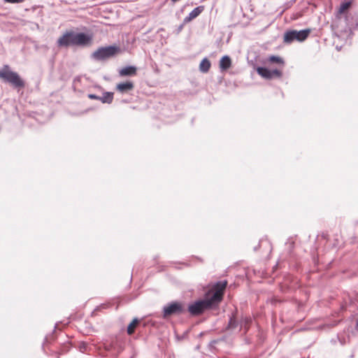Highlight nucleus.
Wrapping results in <instances>:
<instances>
[{
  "instance_id": "f257e3e1",
  "label": "nucleus",
  "mask_w": 358,
  "mask_h": 358,
  "mask_svg": "<svg viewBox=\"0 0 358 358\" xmlns=\"http://www.w3.org/2000/svg\"><path fill=\"white\" fill-rule=\"evenodd\" d=\"M92 41V36L83 32L76 33L73 31H66L57 39L59 47L81 46L85 47Z\"/></svg>"
},
{
  "instance_id": "f03ea898",
  "label": "nucleus",
  "mask_w": 358,
  "mask_h": 358,
  "mask_svg": "<svg viewBox=\"0 0 358 358\" xmlns=\"http://www.w3.org/2000/svg\"><path fill=\"white\" fill-rule=\"evenodd\" d=\"M217 306L206 294L203 299L197 300L189 304L187 310L192 316L203 314L206 310L216 308Z\"/></svg>"
},
{
  "instance_id": "7ed1b4c3",
  "label": "nucleus",
  "mask_w": 358,
  "mask_h": 358,
  "mask_svg": "<svg viewBox=\"0 0 358 358\" xmlns=\"http://www.w3.org/2000/svg\"><path fill=\"white\" fill-rule=\"evenodd\" d=\"M0 78L5 83L10 84L15 88H23L24 82L19 74L10 70L8 65H4L0 69Z\"/></svg>"
},
{
  "instance_id": "20e7f679",
  "label": "nucleus",
  "mask_w": 358,
  "mask_h": 358,
  "mask_svg": "<svg viewBox=\"0 0 358 358\" xmlns=\"http://www.w3.org/2000/svg\"><path fill=\"white\" fill-rule=\"evenodd\" d=\"M120 52V47L115 45L100 47L92 54L91 57L96 61H103L115 56Z\"/></svg>"
},
{
  "instance_id": "39448f33",
  "label": "nucleus",
  "mask_w": 358,
  "mask_h": 358,
  "mask_svg": "<svg viewBox=\"0 0 358 358\" xmlns=\"http://www.w3.org/2000/svg\"><path fill=\"white\" fill-rule=\"evenodd\" d=\"M186 312L184 303L181 301H173L163 307L162 317L166 319L171 315H180Z\"/></svg>"
},
{
  "instance_id": "423d86ee",
  "label": "nucleus",
  "mask_w": 358,
  "mask_h": 358,
  "mask_svg": "<svg viewBox=\"0 0 358 358\" xmlns=\"http://www.w3.org/2000/svg\"><path fill=\"white\" fill-rule=\"evenodd\" d=\"M227 285V280L217 281L206 293L210 299L218 306L223 299L224 292Z\"/></svg>"
},
{
  "instance_id": "0eeeda50",
  "label": "nucleus",
  "mask_w": 358,
  "mask_h": 358,
  "mask_svg": "<svg viewBox=\"0 0 358 358\" xmlns=\"http://www.w3.org/2000/svg\"><path fill=\"white\" fill-rule=\"evenodd\" d=\"M310 31V29H306L300 31L289 30L285 33L284 43H291L294 41H297L299 42L304 41L308 37Z\"/></svg>"
},
{
  "instance_id": "6e6552de",
  "label": "nucleus",
  "mask_w": 358,
  "mask_h": 358,
  "mask_svg": "<svg viewBox=\"0 0 358 358\" xmlns=\"http://www.w3.org/2000/svg\"><path fill=\"white\" fill-rule=\"evenodd\" d=\"M204 10L203 6H199L194 8L187 16H186L183 20V23L187 24L191 22L192 20L197 17Z\"/></svg>"
},
{
  "instance_id": "1a4fd4ad",
  "label": "nucleus",
  "mask_w": 358,
  "mask_h": 358,
  "mask_svg": "<svg viewBox=\"0 0 358 358\" xmlns=\"http://www.w3.org/2000/svg\"><path fill=\"white\" fill-rule=\"evenodd\" d=\"M136 67L134 66H127L119 71L120 76H133L136 74Z\"/></svg>"
},
{
  "instance_id": "9d476101",
  "label": "nucleus",
  "mask_w": 358,
  "mask_h": 358,
  "mask_svg": "<svg viewBox=\"0 0 358 358\" xmlns=\"http://www.w3.org/2000/svg\"><path fill=\"white\" fill-rule=\"evenodd\" d=\"M134 83L131 81H127L125 83H120L117 85L116 89L120 93H124L131 91L134 89Z\"/></svg>"
},
{
  "instance_id": "9b49d317",
  "label": "nucleus",
  "mask_w": 358,
  "mask_h": 358,
  "mask_svg": "<svg viewBox=\"0 0 358 358\" xmlns=\"http://www.w3.org/2000/svg\"><path fill=\"white\" fill-rule=\"evenodd\" d=\"M227 330L234 331L238 329L240 331V322H238L234 314H231L229 317V323L227 327Z\"/></svg>"
},
{
  "instance_id": "f8f14e48",
  "label": "nucleus",
  "mask_w": 358,
  "mask_h": 358,
  "mask_svg": "<svg viewBox=\"0 0 358 358\" xmlns=\"http://www.w3.org/2000/svg\"><path fill=\"white\" fill-rule=\"evenodd\" d=\"M231 65V58L228 55L223 56L220 61V68L222 71H226Z\"/></svg>"
},
{
  "instance_id": "ddd939ff",
  "label": "nucleus",
  "mask_w": 358,
  "mask_h": 358,
  "mask_svg": "<svg viewBox=\"0 0 358 358\" xmlns=\"http://www.w3.org/2000/svg\"><path fill=\"white\" fill-rule=\"evenodd\" d=\"M113 100V93L110 92H106L103 93L101 96H99V101L103 103H111Z\"/></svg>"
},
{
  "instance_id": "4468645a",
  "label": "nucleus",
  "mask_w": 358,
  "mask_h": 358,
  "mask_svg": "<svg viewBox=\"0 0 358 358\" xmlns=\"http://www.w3.org/2000/svg\"><path fill=\"white\" fill-rule=\"evenodd\" d=\"M257 72L259 75L266 79H271V70L266 67L259 66L257 68Z\"/></svg>"
},
{
  "instance_id": "2eb2a0df",
  "label": "nucleus",
  "mask_w": 358,
  "mask_h": 358,
  "mask_svg": "<svg viewBox=\"0 0 358 358\" xmlns=\"http://www.w3.org/2000/svg\"><path fill=\"white\" fill-rule=\"evenodd\" d=\"M251 322V317L247 316L242 317L240 321V329H244L245 332H246Z\"/></svg>"
},
{
  "instance_id": "dca6fc26",
  "label": "nucleus",
  "mask_w": 358,
  "mask_h": 358,
  "mask_svg": "<svg viewBox=\"0 0 358 358\" xmlns=\"http://www.w3.org/2000/svg\"><path fill=\"white\" fill-rule=\"evenodd\" d=\"M210 68V62L207 58H203L199 65V70L203 73H207Z\"/></svg>"
},
{
  "instance_id": "f3484780",
  "label": "nucleus",
  "mask_w": 358,
  "mask_h": 358,
  "mask_svg": "<svg viewBox=\"0 0 358 358\" xmlns=\"http://www.w3.org/2000/svg\"><path fill=\"white\" fill-rule=\"evenodd\" d=\"M139 322V320L138 318H134L132 322L128 325L127 327V334L129 335H131L134 333V331H135V328L137 326V324H138Z\"/></svg>"
},
{
  "instance_id": "a211bd4d",
  "label": "nucleus",
  "mask_w": 358,
  "mask_h": 358,
  "mask_svg": "<svg viewBox=\"0 0 358 358\" xmlns=\"http://www.w3.org/2000/svg\"><path fill=\"white\" fill-rule=\"evenodd\" d=\"M268 61L271 63H278L281 64H284L283 59L281 57L275 55L269 57Z\"/></svg>"
},
{
  "instance_id": "6ab92c4d",
  "label": "nucleus",
  "mask_w": 358,
  "mask_h": 358,
  "mask_svg": "<svg viewBox=\"0 0 358 358\" xmlns=\"http://www.w3.org/2000/svg\"><path fill=\"white\" fill-rule=\"evenodd\" d=\"M351 5L350 1L343 2L341 4L340 8L338 9V13H343L345 10H347Z\"/></svg>"
},
{
  "instance_id": "aec40b11",
  "label": "nucleus",
  "mask_w": 358,
  "mask_h": 358,
  "mask_svg": "<svg viewBox=\"0 0 358 358\" xmlns=\"http://www.w3.org/2000/svg\"><path fill=\"white\" fill-rule=\"evenodd\" d=\"M271 78L273 77H278L280 78L282 76V72L278 69L271 70Z\"/></svg>"
},
{
  "instance_id": "412c9836",
  "label": "nucleus",
  "mask_w": 358,
  "mask_h": 358,
  "mask_svg": "<svg viewBox=\"0 0 358 358\" xmlns=\"http://www.w3.org/2000/svg\"><path fill=\"white\" fill-rule=\"evenodd\" d=\"M88 345L85 343H80L79 344V350L82 352H85L87 351Z\"/></svg>"
},
{
  "instance_id": "4be33fe9",
  "label": "nucleus",
  "mask_w": 358,
  "mask_h": 358,
  "mask_svg": "<svg viewBox=\"0 0 358 358\" xmlns=\"http://www.w3.org/2000/svg\"><path fill=\"white\" fill-rule=\"evenodd\" d=\"M88 98L90 99H94V100H99V96H97L94 94H89L87 95Z\"/></svg>"
},
{
  "instance_id": "5701e85b",
  "label": "nucleus",
  "mask_w": 358,
  "mask_h": 358,
  "mask_svg": "<svg viewBox=\"0 0 358 358\" xmlns=\"http://www.w3.org/2000/svg\"><path fill=\"white\" fill-rule=\"evenodd\" d=\"M115 343V341H112L111 343L110 344H105V348L106 350L109 351V350H111V349L113 348V345Z\"/></svg>"
},
{
  "instance_id": "b1692460",
  "label": "nucleus",
  "mask_w": 358,
  "mask_h": 358,
  "mask_svg": "<svg viewBox=\"0 0 358 358\" xmlns=\"http://www.w3.org/2000/svg\"><path fill=\"white\" fill-rule=\"evenodd\" d=\"M6 2L10 3H22L24 0H4Z\"/></svg>"
},
{
  "instance_id": "393cba45",
  "label": "nucleus",
  "mask_w": 358,
  "mask_h": 358,
  "mask_svg": "<svg viewBox=\"0 0 358 358\" xmlns=\"http://www.w3.org/2000/svg\"><path fill=\"white\" fill-rule=\"evenodd\" d=\"M184 24H185L183 23L182 24H181V25L178 27V30H179V31L182 30V29L183 28V25H184Z\"/></svg>"
},
{
  "instance_id": "a878e982",
  "label": "nucleus",
  "mask_w": 358,
  "mask_h": 358,
  "mask_svg": "<svg viewBox=\"0 0 358 358\" xmlns=\"http://www.w3.org/2000/svg\"><path fill=\"white\" fill-rule=\"evenodd\" d=\"M76 80H80V78H76L74 79V81H76Z\"/></svg>"
},
{
  "instance_id": "bb28decb",
  "label": "nucleus",
  "mask_w": 358,
  "mask_h": 358,
  "mask_svg": "<svg viewBox=\"0 0 358 358\" xmlns=\"http://www.w3.org/2000/svg\"><path fill=\"white\" fill-rule=\"evenodd\" d=\"M356 327L358 328V320L357 321V323H356Z\"/></svg>"
},
{
  "instance_id": "cd10ccee",
  "label": "nucleus",
  "mask_w": 358,
  "mask_h": 358,
  "mask_svg": "<svg viewBox=\"0 0 358 358\" xmlns=\"http://www.w3.org/2000/svg\"><path fill=\"white\" fill-rule=\"evenodd\" d=\"M236 313H237V311H235V313H234L233 314H234L236 315Z\"/></svg>"
},
{
  "instance_id": "c85d7f7f",
  "label": "nucleus",
  "mask_w": 358,
  "mask_h": 358,
  "mask_svg": "<svg viewBox=\"0 0 358 358\" xmlns=\"http://www.w3.org/2000/svg\"><path fill=\"white\" fill-rule=\"evenodd\" d=\"M303 358H305V357H303Z\"/></svg>"
}]
</instances>
